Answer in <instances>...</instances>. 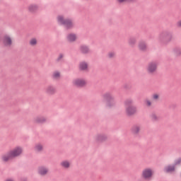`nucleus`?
<instances>
[{"mask_svg":"<svg viewBox=\"0 0 181 181\" xmlns=\"http://www.w3.org/2000/svg\"><path fill=\"white\" fill-rule=\"evenodd\" d=\"M22 153H23V148L21 146H16L13 149L10 150L7 153L4 154L1 156V160L3 162H9V160H12V159L21 156Z\"/></svg>","mask_w":181,"mask_h":181,"instance_id":"f257e3e1","label":"nucleus"},{"mask_svg":"<svg viewBox=\"0 0 181 181\" xmlns=\"http://www.w3.org/2000/svg\"><path fill=\"white\" fill-rule=\"evenodd\" d=\"M134 101L132 100H127L124 103L125 111L127 115L131 116L136 113V107L132 105Z\"/></svg>","mask_w":181,"mask_h":181,"instance_id":"f03ea898","label":"nucleus"},{"mask_svg":"<svg viewBox=\"0 0 181 181\" xmlns=\"http://www.w3.org/2000/svg\"><path fill=\"white\" fill-rule=\"evenodd\" d=\"M57 21L59 23L64 25L66 29H71L74 26L73 21L71 20H65L63 16H59Z\"/></svg>","mask_w":181,"mask_h":181,"instance_id":"7ed1b4c3","label":"nucleus"},{"mask_svg":"<svg viewBox=\"0 0 181 181\" xmlns=\"http://www.w3.org/2000/svg\"><path fill=\"white\" fill-rule=\"evenodd\" d=\"M146 71L148 74H155L158 71V62H149L146 66Z\"/></svg>","mask_w":181,"mask_h":181,"instance_id":"20e7f679","label":"nucleus"},{"mask_svg":"<svg viewBox=\"0 0 181 181\" xmlns=\"http://www.w3.org/2000/svg\"><path fill=\"white\" fill-rule=\"evenodd\" d=\"M153 176V170L152 168H145L141 173V177L144 180H151Z\"/></svg>","mask_w":181,"mask_h":181,"instance_id":"39448f33","label":"nucleus"},{"mask_svg":"<svg viewBox=\"0 0 181 181\" xmlns=\"http://www.w3.org/2000/svg\"><path fill=\"white\" fill-rule=\"evenodd\" d=\"M73 86L75 87H86L87 86V81L83 78H76L72 81Z\"/></svg>","mask_w":181,"mask_h":181,"instance_id":"423d86ee","label":"nucleus"},{"mask_svg":"<svg viewBox=\"0 0 181 181\" xmlns=\"http://www.w3.org/2000/svg\"><path fill=\"white\" fill-rule=\"evenodd\" d=\"M3 43L4 46H12V37H11V36L8 35H4V37H3Z\"/></svg>","mask_w":181,"mask_h":181,"instance_id":"0eeeda50","label":"nucleus"},{"mask_svg":"<svg viewBox=\"0 0 181 181\" xmlns=\"http://www.w3.org/2000/svg\"><path fill=\"white\" fill-rule=\"evenodd\" d=\"M108 139V136L105 134H97L95 136V141L96 142H105Z\"/></svg>","mask_w":181,"mask_h":181,"instance_id":"6e6552de","label":"nucleus"},{"mask_svg":"<svg viewBox=\"0 0 181 181\" xmlns=\"http://www.w3.org/2000/svg\"><path fill=\"white\" fill-rule=\"evenodd\" d=\"M49 173V168L46 166H40L38 168V174L40 175V176H46Z\"/></svg>","mask_w":181,"mask_h":181,"instance_id":"1a4fd4ad","label":"nucleus"},{"mask_svg":"<svg viewBox=\"0 0 181 181\" xmlns=\"http://www.w3.org/2000/svg\"><path fill=\"white\" fill-rule=\"evenodd\" d=\"M60 166L62 169H70L71 168V163L69 160H64L60 163Z\"/></svg>","mask_w":181,"mask_h":181,"instance_id":"9d476101","label":"nucleus"},{"mask_svg":"<svg viewBox=\"0 0 181 181\" xmlns=\"http://www.w3.org/2000/svg\"><path fill=\"white\" fill-rule=\"evenodd\" d=\"M66 40L70 43H73L77 40V34L76 33H69L66 36Z\"/></svg>","mask_w":181,"mask_h":181,"instance_id":"9b49d317","label":"nucleus"},{"mask_svg":"<svg viewBox=\"0 0 181 181\" xmlns=\"http://www.w3.org/2000/svg\"><path fill=\"white\" fill-rule=\"evenodd\" d=\"M79 70L81 71H87V70H88V63L84 61L81 62L79 63Z\"/></svg>","mask_w":181,"mask_h":181,"instance_id":"f8f14e48","label":"nucleus"},{"mask_svg":"<svg viewBox=\"0 0 181 181\" xmlns=\"http://www.w3.org/2000/svg\"><path fill=\"white\" fill-rule=\"evenodd\" d=\"M141 132V126L139 125H134L131 129V132L133 135H138Z\"/></svg>","mask_w":181,"mask_h":181,"instance_id":"ddd939ff","label":"nucleus"},{"mask_svg":"<svg viewBox=\"0 0 181 181\" xmlns=\"http://www.w3.org/2000/svg\"><path fill=\"white\" fill-rule=\"evenodd\" d=\"M46 93L49 95H53V94L56 93V88H54V86H49L47 88Z\"/></svg>","mask_w":181,"mask_h":181,"instance_id":"4468645a","label":"nucleus"},{"mask_svg":"<svg viewBox=\"0 0 181 181\" xmlns=\"http://www.w3.org/2000/svg\"><path fill=\"white\" fill-rule=\"evenodd\" d=\"M139 49L141 52H145L148 49V45H146V42L141 41L139 43Z\"/></svg>","mask_w":181,"mask_h":181,"instance_id":"2eb2a0df","label":"nucleus"},{"mask_svg":"<svg viewBox=\"0 0 181 181\" xmlns=\"http://www.w3.org/2000/svg\"><path fill=\"white\" fill-rule=\"evenodd\" d=\"M128 45L130 46V47H135L136 45V38H129L128 40Z\"/></svg>","mask_w":181,"mask_h":181,"instance_id":"dca6fc26","label":"nucleus"},{"mask_svg":"<svg viewBox=\"0 0 181 181\" xmlns=\"http://www.w3.org/2000/svg\"><path fill=\"white\" fill-rule=\"evenodd\" d=\"M47 119L45 117H38L35 119V122L36 124H43V122H46Z\"/></svg>","mask_w":181,"mask_h":181,"instance_id":"f3484780","label":"nucleus"},{"mask_svg":"<svg viewBox=\"0 0 181 181\" xmlns=\"http://www.w3.org/2000/svg\"><path fill=\"white\" fill-rule=\"evenodd\" d=\"M37 6L34 5V4H31L28 6V11L29 12H31L32 13L36 12V11H37Z\"/></svg>","mask_w":181,"mask_h":181,"instance_id":"a211bd4d","label":"nucleus"},{"mask_svg":"<svg viewBox=\"0 0 181 181\" xmlns=\"http://www.w3.org/2000/svg\"><path fill=\"white\" fill-rule=\"evenodd\" d=\"M30 46H37V39L36 38H31L29 41Z\"/></svg>","mask_w":181,"mask_h":181,"instance_id":"6ab92c4d","label":"nucleus"},{"mask_svg":"<svg viewBox=\"0 0 181 181\" xmlns=\"http://www.w3.org/2000/svg\"><path fill=\"white\" fill-rule=\"evenodd\" d=\"M35 151H36V152H42V151H43V146L40 144H36Z\"/></svg>","mask_w":181,"mask_h":181,"instance_id":"aec40b11","label":"nucleus"},{"mask_svg":"<svg viewBox=\"0 0 181 181\" xmlns=\"http://www.w3.org/2000/svg\"><path fill=\"white\" fill-rule=\"evenodd\" d=\"M81 52H82V53H88L90 52V49L88 48V47L86 46V45H83L81 47Z\"/></svg>","mask_w":181,"mask_h":181,"instance_id":"412c9836","label":"nucleus"},{"mask_svg":"<svg viewBox=\"0 0 181 181\" xmlns=\"http://www.w3.org/2000/svg\"><path fill=\"white\" fill-rule=\"evenodd\" d=\"M173 170H175V167L173 165H168V166L165 167V171L167 173H170V172H173Z\"/></svg>","mask_w":181,"mask_h":181,"instance_id":"4be33fe9","label":"nucleus"},{"mask_svg":"<svg viewBox=\"0 0 181 181\" xmlns=\"http://www.w3.org/2000/svg\"><path fill=\"white\" fill-rule=\"evenodd\" d=\"M174 55L176 57L181 56V49L180 48H175L173 49Z\"/></svg>","mask_w":181,"mask_h":181,"instance_id":"5701e85b","label":"nucleus"},{"mask_svg":"<svg viewBox=\"0 0 181 181\" xmlns=\"http://www.w3.org/2000/svg\"><path fill=\"white\" fill-rule=\"evenodd\" d=\"M105 98L107 100V101H113L114 100V96H112L111 94L110 93H106L105 95Z\"/></svg>","mask_w":181,"mask_h":181,"instance_id":"b1692460","label":"nucleus"},{"mask_svg":"<svg viewBox=\"0 0 181 181\" xmlns=\"http://www.w3.org/2000/svg\"><path fill=\"white\" fill-rule=\"evenodd\" d=\"M151 119H152L153 121H159V116H158V115L153 113L151 115Z\"/></svg>","mask_w":181,"mask_h":181,"instance_id":"393cba45","label":"nucleus"},{"mask_svg":"<svg viewBox=\"0 0 181 181\" xmlns=\"http://www.w3.org/2000/svg\"><path fill=\"white\" fill-rule=\"evenodd\" d=\"M144 105H146V107H152V101H151V100L148 99H146L144 100Z\"/></svg>","mask_w":181,"mask_h":181,"instance_id":"a878e982","label":"nucleus"},{"mask_svg":"<svg viewBox=\"0 0 181 181\" xmlns=\"http://www.w3.org/2000/svg\"><path fill=\"white\" fill-rule=\"evenodd\" d=\"M159 97H160L159 93H154L152 95V99L154 100L155 101H156V100H159Z\"/></svg>","mask_w":181,"mask_h":181,"instance_id":"bb28decb","label":"nucleus"},{"mask_svg":"<svg viewBox=\"0 0 181 181\" xmlns=\"http://www.w3.org/2000/svg\"><path fill=\"white\" fill-rule=\"evenodd\" d=\"M54 78H60V73L59 71H54L53 73Z\"/></svg>","mask_w":181,"mask_h":181,"instance_id":"cd10ccee","label":"nucleus"},{"mask_svg":"<svg viewBox=\"0 0 181 181\" xmlns=\"http://www.w3.org/2000/svg\"><path fill=\"white\" fill-rule=\"evenodd\" d=\"M107 57H109V59H113V57H115V52H110L107 54Z\"/></svg>","mask_w":181,"mask_h":181,"instance_id":"c85d7f7f","label":"nucleus"},{"mask_svg":"<svg viewBox=\"0 0 181 181\" xmlns=\"http://www.w3.org/2000/svg\"><path fill=\"white\" fill-rule=\"evenodd\" d=\"M117 4H127V2H131V0H116Z\"/></svg>","mask_w":181,"mask_h":181,"instance_id":"c756f323","label":"nucleus"},{"mask_svg":"<svg viewBox=\"0 0 181 181\" xmlns=\"http://www.w3.org/2000/svg\"><path fill=\"white\" fill-rule=\"evenodd\" d=\"M63 57H64V55H63V54H59L57 59V61L60 62L63 59Z\"/></svg>","mask_w":181,"mask_h":181,"instance_id":"7c9ffc66","label":"nucleus"},{"mask_svg":"<svg viewBox=\"0 0 181 181\" xmlns=\"http://www.w3.org/2000/svg\"><path fill=\"white\" fill-rule=\"evenodd\" d=\"M114 105H115V103L114 102H109L107 105V106L108 107V108H111V107H114Z\"/></svg>","mask_w":181,"mask_h":181,"instance_id":"2f4dec72","label":"nucleus"},{"mask_svg":"<svg viewBox=\"0 0 181 181\" xmlns=\"http://www.w3.org/2000/svg\"><path fill=\"white\" fill-rule=\"evenodd\" d=\"M181 163V159H178L175 161V165L176 166L177 165H180Z\"/></svg>","mask_w":181,"mask_h":181,"instance_id":"473e14b6","label":"nucleus"},{"mask_svg":"<svg viewBox=\"0 0 181 181\" xmlns=\"http://www.w3.org/2000/svg\"><path fill=\"white\" fill-rule=\"evenodd\" d=\"M177 25L178 26V28H181V20L177 23Z\"/></svg>","mask_w":181,"mask_h":181,"instance_id":"72a5a7b5","label":"nucleus"},{"mask_svg":"<svg viewBox=\"0 0 181 181\" xmlns=\"http://www.w3.org/2000/svg\"><path fill=\"white\" fill-rule=\"evenodd\" d=\"M130 2H134V0H130Z\"/></svg>","mask_w":181,"mask_h":181,"instance_id":"f704fd0d","label":"nucleus"}]
</instances>
